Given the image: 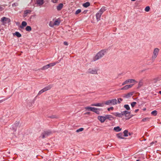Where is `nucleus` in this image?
Here are the masks:
<instances>
[{"label":"nucleus","instance_id":"9b49d317","mask_svg":"<svg viewBox=\"0 0 161 161\" xmlns=\"http://www.w3.org/2000/svg\"><path fill=\"white\" fill-rule=\"evenodd\" d=\"M52 87V85H49L45 87L43 89L44 92L47 91V90H48L51 89V88Z\"/></svg>","mask_w":161,"mask_h":161},{"label":"nucleus","instance_id":"f704fd0d","mask_svg":"<svg viewBox=\"0 0 161 161\" xmlns=\"http://www.w3.org/2000/svg\"><path fill=\"white\" fill-rule=\"evenodd\" d=\"M124 108H125L127 110H129L130 109V108L128 105H125L124 106Z\"/></svg>","mask_w":161,"mask_h":161},{"label":"nucleus","instance_id":"2eb2a0df","mask_svg":"<svg viewBox=\"0 0 161 161\" xmlns=\"http://www.w3.org/2000/svg\"><path fill=\"white\" fill-rule=\"evenodd\" d=\"M102 14L99 11L96 14V18L97 21H98L100 20V18H101V16Z\"/></svg>","mask_w":161,"mask_h":161},{"label":"nucleus","instance_id":"bf43d9fd","mask_svg":"<svg viewBox=\"0 0 161 161\" xmlns=\"http://www.w3.org/2000/svg\"><path fill=\"white\" fill-rule=\"evenodd\" d=\"M89 114V112H88V113H86V114Z\"/></svg>","mask_w":161,"mask_h":161},{"label":"nucleus","instance_id":"3c124183","mask_svg":"<svg viewBox=\"0 0 161 161\" xmlns=\"http://www.w3.org/2000/svg\"><path fill=\"white\" fill-rule=\"evenodd\" d=\"M64 45L66 46H67L68 45V42H64Z\"/></svg>","mask_w":161,"mask_h":161},{"label":"nucleus","instance_id":"39448f33","mask_svg":"<svg viewBox=\"0 0 161 161\" xmlns=\"http://www.w3.org/2000/svg\"><path fill=\"white\" fill-rule=\"evenodd\" d=\"M87 72L88 73L92 74H97V70L96 69L93 68L89 69L87 70Z\"/></svg>","mask_w":161,"mask_h":161},{"label":"nucleus","instance_id":"f8f14e48","mask_svg":"<svg viewBox=\"0 0 161 161\" xmlns=\"http://www.w3.org/2000/svg\"><path fill=\"white\" fill-rule=\"evenodd\" d=\"M123 116L125 115V117H128L130 113V112H128L127 111H125L122 112Z\"/></svg>","mask_w":161,"mask_h":161},{"label":"nucleus","instance_id":"c756f323","mask_svg":"<svg viewBox=\"0 0 161 161\" xmlns=\"http://www.w3.org/2000/svg\"><path fill=\"white\" fill-rule=\"evenodd\" d=\"M49 68V67L48 65L43 66L42 68L41 69L42 70H45L48 69Z\"/></svg>","mask_w":161,"mask_h":161},{"label":"nucleus","instance_id":"58836bf2","mask_svg":"<svg viewBox=\"0 0 161 161\" xmlns=\"http://www.w3.org/2000/svg\"><path fill=\"white\" fill-rule=\"evenodd\" d=\"M136 104V102H132L131 104V107H134Z\"/></svg>","mask_w":161,"mask_h":161},{"label":"nucleus","instance_id":"4c0bfd02","mask_svg":"<svg viewBox=\"0 0 161 161\" xmlns=\"http://www.w3.org/2000/svg\"><path fill=\"white\" fill-rule=\"evenodd\" d=\"M44 92V91L42 89L41 91H40L39 92L37 95H40L41 94H42V93Z\"/></svg>","mask_w":161,"mask_h":161},{"label":"nucleus","instance_id":"79ce46f5","mask_svg":"<svg viewBox=\"0 0 161 161\" xmlns=\"http://www.w3.org/2000/svg\"><path fill=\"white\" fill-rule=\"evenodd\" d=\"M19 125V122L18 121H17L14 124V126L15 127H16V126H18Z\"/></svg>","mask_w":161,"mask_h":161},{"label":"nucleus","instance_id":"8fccbe9b","mask_svg":"<svg viewBox=\"0 0 161 161\" xmlns=\"http://www.w3.org/2000/svg\"><path fill=\"white\" fill-rule=\"evenodd\" d=\"M124 87H125V90H126L129 89L127 85L124 86Z\"/></svg>","mask_w":161,"mask_h":161},{"label":"nucleus","instance_id":"412c9836","mask_svg":"<svg viewBox=\"0 0 161 161\" xmlns=\"http://www.w3.org/2000/svg\"><path fill=\"white\" fill-rule=\"evenodd\" d=\"M127 83H132L134 82H137L134 79H129L128 80H127Z\"/></svg>","mask_w":161,"mask_h":161},{"label":"nucleus","instance_id":"2f4dec72","mask_svg":"<svg viewBox=\"0 0 161 161\" xmlns=\"http://www.w3.org/2000/svg\"><path fill=\"white\" fill-rule=\"evenodd\" d=\"M149 120V118L148 117L143 118L142 119V121L143 122L148 121Z\"/></svg>","mask_w":161,"mask_h":161},{"label":"nucleus","instance_id":"603ef678","mask_svg":"<svg viewBox=\"0 0 161 161\" xmlns=\"http://www.w3.org/2000/svg\"><path fill=\"white\" fill-rule=\"evenodd\" d=\"M6 100V99H3L2 100H0V103H1L2 102H3V101H5Z\"/></svg>","mask_w":161,"mask_h":161},{"label":"nucleus","instance_id":"c9c22d12","mask_svg":"<svg viewBox=\"0 0 161 161\" xmlns=\"http://www.w3.org/2000/svg\"><path fill=\"white\" fill-rule=\"evenodd\" d=\"M83 130H84V129L83 128H79V129L77 130H76V132H79L80 131H82Z\"/></svg>","mask_w":161,"mask_h":161},{"label":"nucleus","instance_id":"423d86ee","mask_svg":"<svg viewBox=\"0 0 161 161\" xmlns=\"http://www.w3.org/2000/svg\"><path fill=\"white\" fill-rule=\"evenodd\" d=\"M9 20V19L5 17H3L1 19V21L3 25H4L7 23V22Z\"/></svg>","mask_w":161,"mask_h":161},{"label":"nucleus","instance_id":"20e7f679","mask_svg":"<svg viewBox=\"0 0 161 161\" xmlns=\"http://www.w3.org/2000/svg\"><path fill=\"white\" fill-rule=\"evenodd\" d=\"M159 51V49L157 48H155L153 51V54L152 56V60L154 61L155 59L157 57L158 53Z\"/></svg>","mask_w":161,"mask_h":161},{"label":"nucleus","instance_id":"e433bc0d","mask_svg":"<svg viewBox=\"0 0 161 161\" xmlns=\"http://www.w3.org/2000/svg\"><path fill=\"white\" fill-rule=\"evenodd\" d=\"M49 25L51 27H53L54 25V23H53L52 21L50 22L49 24Z\"/></svg>","mask_w":161,"mask_h":161},{"label":"nucleus","instance_id":"ea45409f","mask_svg":"<svg viewBox=\"0 0 161 161\" xmlns=\"http://www.w3.org/2000/svg\"><path fill=\"white\" fill-rule=\"evenodd\" d=\"M81 11V10L80 9H78L75 12V14H77L80 13Z\"/></svg>","mask_w":161,"mask_h":161},{"label":"nucleus","instance_id":"9d476101","mask_svg":"<svg viewBox=\"0 0 161 161\" xmlns=\"http://www.w3.org/2000/svg\"><path fill=\"white\" fill-rule=\"evenodd\" d=\"M114 116L116 117L121 118L123 117V114L122 112L121 113H119L118 112L113 113H112Z\"/></svg>","mask_w":161,"mask_h":161},{"label":"nucleus","instance_id":"09e8293b","mask_svg":"<svg viewBox=\"0 0 161 161\" xmlns=\"http://www.w3.org/2000/svg\"><path fill=\"white\" fill-rule=\"evenodd\" d=\"M126 84H128L127 82V80L125 81L122 84V85H124Z\"/></svg>","mask_w":161,"mask_h":161},{"label":"nucleus","instance_id":"4be33fe9","mask_svg":"<svg viewBox=\"0 0 161 161\" xmlns=\"http://www.w3.org/2000/svg\"><path fill=\"white\" fill-rule=\"evenodd\" d=\"M90 5V3L89 2H87L83 4V6L85 8H87Z\"/></svg>","mask_w":161,"mask_h":161},{"label":"nucleus","instance_id":"6e6552de","mask_svg":"<svg viewBox=\"0 0 161 161\" xmlns=\"http://www.w3.org/2000/svg\"><path fill=\"white\" fill-rule=\"evenodd\" d=\"M133 94V92H130L127 94H125L123 95V97L125 98H128L131 97Z\"/></svg>","mask_w":161,"mask_h":161},{"label":"nucleus","instance_id":"5fc2aeb1","mask_svg":"<svg viewBox=\"0 0 161 161\" xmlns=\"http://www.w3.org/2000/svg\"><path fill=\"white\" fill-rule=\"evenodd\" d=\"M121 90H125V87H124V86L121 89Z\"/></svg>","mask_w":161,"mask_h":161},{"label":"nucleus","instance_id":"ddd939ff","mask_svg":"<svg viewBox=\"0 0 161 161\" xmlns=\"http://www.w3.org/2000/svg\"><path fill=\"white\" fill-rule=\"evenodd\" d=\"M36 3L39 6L42 5L44 3V0H36Z\"/></svg>","mask_w":161,"mask_h":161},{"label":"nucleus","instance_id":"a878e982","mask_svg":"<svg viewBox=\"0 0 161 161\" xmlns=\"http://www.w3.org/2000/svg\"><path fill=\"white\" fill-rule=\"evenodd\" d=\"M123 133L124 134V136H128V131L127 130H125L124 132Z\"/></svg>","mask_w":161,"mask_h":161},{"label":"nucleus","instance_id":"de8ad7c7","mask_svg":"<svg viewBox=\"0 0 161 161\" xmlns=\"http://www.w3.org/2000/svg\"><path fill=\"white\" fill-rule=\"evenodd\" d=\"M58 0H52V2L54 3H56L58 2Z\"/></svg>","mask_w":161,"mask_h":161},{"label":"nucleus","instance_id":"393cba45","mask_svg":"<svg viewBox=\"0 0 161 161\" xmlns=\"http://www.w3.org/2000/svg\"><path fill=\"white\" fill-rule=\"evenodd\" d=\"M60 21L58 19L56 20L54 22V25H58L60 24Z\"/></svg>","mask_w":161,"mask_h":161},{"label":"nucleus","instance_id":"dca6fc26","mask_svg":"<svg viewBox=\"0 0 161 161\" xmlns=\"http://www.w3.org/2000/svg\"><path fill=\"white\" fill-rule=\"evenodd\" d=\"M117 137L119 139H124V135H123L122 133H120L118 134L117 135Z\"/></svg>","mask_w":161,"mask_h":161},{"label":"nucleus","instance_id":"13d9d810","mask_svg":"<svg viewBox=\"0 0 161 161\" xmlns=\"http://www.w3.org/2000/svg\"><path fill=\"white\" fill-rule=\"evenodd\" d=\"M159 93L161 94V91H160L159 92Z\"/></svg>","mask_w":161,"mask_h":161},{"label":"nucleus","instance_id":"72a5a7b5","mask_svg":"<svg viewBox=\"0 0 161 161\" xmlns=\"http://www.w3.org/2000/svg\"><path fill=\"white\" fill-rule=\"evenodd\" d=\"M123 101V99L121 98H118L117 100V103H120Z\"/></svg>","mask_w":161,"mask_h":161},{"label":"nucleus","instance_id":"6ab92c4d","mask_svg":"<svg viewBox=\"0 0 161 161\" xmlns=\"http://www.w3.org/2000/svg\"><path fill=\"white\" fill-rule=\"evenodd\" d=\"M114 130L116 132H119L121 130V129L119 126H117L114 128Z\"/></svg>","mask_w":161,"mask_h":161},{"label":"nucleus","instance_id":"6e6d98bb","mask_svg":"<svg viewBox=\"0 0 161 161\" xmlns=\"http://www.w3.org/2000/svg\"><path fill=\"white\" fill-rule=\"evenodd\" d=\"M2 8L0 7V11L2 10Z\"/></svg>","mask_w":161,"mask_h":161},{"label":"nucleus","instance_id":"864d4df0","mask_svg":"<svg viewBox=\"0 0 161 161\" xmlns=\"http://www.w3.org/2000/svg\"><path fill=\"white\" fill-rule=\"evenodd\" d=\"M138 110H139V109H137L135 110V112L136 113V112H137V111H138Z\"/></svg>","mask_w":161,"mask_h":161},{"label":"nucleus","instance_id":"cd10ccee","mask_svg":"<svg viewBox=\"0 0 161 161\" xmlns=\"http://www.w3.org/2000/svg\"><path fill=\"white\" fill-rule=\"evenodd\" d=\"M151 114L154 116H156L157 115V111L156 110H154L151 112Z\"/></svg>","mask_w":161,"mask_h":161},{"label":"nucleus","instance_id":"052dcab7","mask_svg":"<svg viewBox=\"0 0 161 161\" xmlns=\"http://www.w3.org/2000/svg\"><path fill=\"white\" fill-rule=\"evenodd\" d=\"M136 0H131V1H136Z\"/></svg>","mask_w":161,"mask_h":161},{"label":"nucleus","instance_id":"a18cd8bd","mask_svg":"<svg viewBox=\"0 0 161 161\" xmlns=\"http://www.w3.org/2000/svg\"><path fill=\"white\" fill-rule=\"evenodd\" d=\"M133 85H134V84H133L127 85L128 89L131 88Z\"/></svg>","mask_w":161,"mask_h":161},{"label":"nucleus","instance_id":"f03ea898","mask_svg":"<svg viewBox=\"0 0 161 161\" xmlns=\"http://www.w3.org/2000/svg\"><path fill=\"white\" fill-rule=\"evenodd\" d=\"M104 103L108 105H115L117 104V100L116 99H114L108 100L105 101Z\"/></svg>","mask_w":161,"mask_h":161},{"label":"nucleus","instance_id":"5701e85b","mask_svg":"<svg viewBox=\"0 0 161 161\" xmlns=\"http://www.w3.org/2000/svg\"><path fill=\"white\" fill-rule=\"evenodd\" d=\"M106 10V8L105 7H102L101 8L99 12H100L102 14H103V13Z\"/></svg>","mask_w":161,"mask_h":161},{"label":"nucleus","instance_id":"7ed1b4c3","mask_svg":"<svg viewBox=\"0 0 161 161\" xmlns=\"http://www.w3.org/2000/svg\"><path fill=\"white\" fill-rule=\"evenodd\" d=\"M52 132L50 130L44 131L41 134L40 137L44 138L52 134Z\"/></svg>","mask_w":161,"mask_h":161},{"label":"nucleus","instance_id":"c03bdc74","mask_svg":"<svg viewBox=\"0 0 161 161\" xmlns=\"http://www.w3.org/2000/svg\"><path fill=\"white\" fill-rule=\"evenodd\" d=\"M95 113H96L99 114V112L98 110V108H97L96 110H95V111L94 112Z\"/></svg>","mask_w":161,"mask_h":161},{"label":"nucleus","instance_id":"e2e57ef3","mask_svg":"<svg viewBox=\"0 0 161 161\" xmlns=\"http://www.w3.org/2000/svg\"><path fill=\"white\" fill-rule=\"evenodd\" d=\"M136 161H139V160H136Z\"/></svg>","mask_w":161,"mask_h":161},{"label":"nucleus","instance_id":"37998d69","mask_svg":"<svg viewBox=\"0 0 161 161\" xmlns=\"http://www.w3.org/2000/svg\"><path fill=\"white\" fill-rule=\"evenodd\" d=\"M97 108H95L92 107V109H91V111L92 112H94L95 111V110H96V109Z\"/></svg>","mask_w":161,"mask_h":161},{"label":"nucleus","instance_id":"b1692460","mask_svg":"<svg viewBox=\"0 0 161 161\" xmlns=\"http://www.w3.org/2000/svg\"><path fill=\"white\" fill-rule=\"evenodd\" d=\"M31 12V11L29 10H25L24 11V17L26 16L27 14H28L30 13Z\"/></svg>","mask_w":161,"mask_h":161},{"label":"nucleus","instance_id":"f257e3e1","mask_svg":"<svg viewBox=\"0 0 161 161\" xmlns=\"http://www.w3.org/2000/svg\"><path fill=\"white\" fill-rule=\"evenodd\" d=\"M106 52V50H103L99 52L96 55L94 58V61L97 60L102 57Z\"/></svg>","mask_w":161,"mask_h":161},{"label":"nucleus","instance_id":"49530a36","mask_svg":"<svg viewBox=\"0 0 161 161\" xmlns=\"http://www.w3.org/2000/svg\"><path fill=\"white\" fill-rule=\"evenodd\" d=\"M114 109V108L113 107H111L109 108H108V110L109 111L110 110H113Z\"/></svg>","mask_w":161,"mask_h":161},{"label":"nucleus","instance_id":"a19ab883","mask_svg":"<svg viewBox=\"0 0 161 161\" xmlns=\"http://www.w3.org/2000/svg\"><path fill=\"white\" fill-rule=\"evenodd\" d=\"M92 107H86L85 108V109L86 110L91 111Z\"/></svg>","mask_w":161,"mask_h":161},{"label":"nucleus","instance_id":"a211bd4d","mask_svg":"<svg viewBox=\"0 0 161 161\" xmlns=\"http://www.w3.org/2000/svg\"><path fill=\"white\" fill-rule=\"evenodd\" d=\"M27 24V23L25 21H23L22 22L21 24V25L20 26V27L22 29L24 28V27L26 26Z\"/></svg>","mask_w":161,"mask_h":161},{"label":"nucleus","instance_id":"680f3d73","mask_svg":"<svg viewBox=\"0 0 161 161\" xmlns=\"http://www.w3.org/2000/svg\"><path fill=\"white\" fill-rule=\"evenodd\" d=\"M146 110V108H144V109H143V110Z\"/></svg>","mask_w":161,"mask_h":161},{"label":"nucleus","instance_id":"7c9ffc66","mask_svg":"<svg viewBox=\"0 0 161 161\" xmlns=\"http://www.w3.org/2000/svg\"><path fill=\"white\" fill-rule=\"evenodd\" d=\"M143 84V82L142 80H140L138 84V87H141V86H142Z\"/></svg>","mask_w":161,"mask_h":161},{"label":"nucleus","instance_id":"f3484780","mask_svg":"<svg viewBox=\"0 0 161 161\" xmlns=\"http://www.w3.org/2000/svg\"><path fill=\"white\" fill-rule=\"evenodd\" d=\"M63 5L62 3H60L57 7V10L58 11L60 10L63 8Z\"/></svg>","mask_w":161,"mask_h":161},{"label":"nucleus","instance_id":"473e14b6","mask_svg":"<svg viewBox=\"0 0 161 161\" xmlns=\"http://www.w3.org/2000/svg\"><path fill=\"white\" fill-rule=\"evenodd\" d=\"M150 9V7L148 6H147L145 8V10L147 12H148L149 11Z\"/></svg>","mask_w":161,"mask_h":161},{"label":"nucleus","instance_id":"4468645a","mask_svg":"<svg viewBox=\"0 0 161 161\" xmlns=\"http://www.w3.org/2000/svg\"><path fill=\"white\" fill-rule=\"evenodd\" d=\"M106 118V119H108L110 120H112L114 119V117L111 115H105Z\"/></svg>","mask_w":161,"mask_h":161},{"label":"nucleus","instance_id":"bb28decb","mask_svg":"<svg viewBox=\"0 0 161 161\" xmlns=\"http://www.w3.org/2000/svg\"><path fill=\"white\" fill-rule=\"evenodd\" d=\"M57 63V62H55L52 63H50L49 64H48V65L49 67V68L53 66L54 65H55Z\"/></svg>","mask_w":161,"mask_h":161},{"label":"nucleus","instance_id":"aec40b11","mask_svg":"<svg viewBox=\"0 0 161 161\" xmlns=\"http://www.w3.org/2000/svg\"><path fill=\"white\" fill-rule=\"evenodd\" d=\"M14 36H16L18 37H20L21 36V35L18 32H16L13 34Z\"/></svg>","mask_w":161,"mask_h":161},{"label":"nucleus","instance_id":"0eeeda50","mask_svg":"<svg viewBox=\"0 0 161 161\" xmlns=\"http://www.w3.org/2000/svg\"><path fill=\"white\" fill-rule=\"evenodd\" d=\"M98 119L101 122L103 123L106 120L105 116H98L97 117Z\"/></svg>","mask_w":161,"mask_h":161},{"label":"nucleus","instance_id":"1a4fd4ad","mask_svg":"<svg viewBox=\"0 0 161 161\" xmlns=\"http://www.w3.org/2000/svg\"><path fill=\"white\" fill-rule=\"evenodd\" d=\"M105 104L104 103H97L96 104H91L92 106H95L97 107H103Z\"/></svg>","mask_w":161,"mask_h":161},{"label":"nucleus","instance_id":"c85d7f7f","mask_svg":"<svg viewBox=\"0 0 161 161\" xmlns=\"http://www.w3.org/2000/svg\"><path fill=\"white\" fill-rule=\"evenodd\" d=\"M25 29L27 31H31V26H28L26 27Z\"/></svg>","mask_w":161,"mask_h":161},{"label":"nucleus","instance_id":"4d7b16f0","mask_svg":"<svg viewBox=\"0 0 161 161\" xmlns=\"http://www.w3.org/2000/svg\"><path fill=\"white\" fill-rule=\"evenodd\" d=\"M128 134L130 136L131 135L132 133H128Z\"/></svg>","mask_w":161,"mask_h":161}]
</instances>
